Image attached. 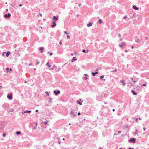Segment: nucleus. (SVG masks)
<instances>
[{
  "instance_id": "obj_41",
  "label": "nucleus",
  "mask_w": 149,
  "mask_h": 149,
  "mask_svg": "<svg viewBox=\"0 0 149 149\" xmlns=\"http://www.w3.org/2000/svg\"><path fill=\"white\" fill-rule=\"evenodd\" d=\"M81 113L80 112H78L77 114L78 115H79Z\"/></svg>"
},
{
  "instance_id": "obj_42",
  "label": "nucleus",
  "mask_w": 149,
  "mask_h": 149,
  "mask_svg": "<svg viewBox=\"0 0 149 149\" xmlns=\"http://www.w3.org/2000/svg\"><path fill=\"white\" fill-rule=\"evenodd\" d=\"M118 36L119 37H120L121 36L120 34H118Z\"/></svg>"
},
{
  "instance_id": "obj_9",
  "label": "nucleus",
  "mask_w": 149,
  "mask_h": 149,
  "mask_svg": "<svg viewBox=\"0 0 149 149\" xmlns=\"http://www.w3.org/2000/svg\"><path fill=\"white\" fill-rule=\"evenodd\" d=\"M131 79L132 81V82L134 83L136 82L138 80V79H134L133 78H131Z\"/></svg>"
},
{
  "instance_id": "obj_16",
  "label": "nucleus",
  "mask_w": 149,
  "mask_h": 149,
  "mask_svg": "<svg viewBox=\"0 0 149 149\" xmlns=\"http://www.w3.org/2000/svg\"><path fill=\"white\" fill-rule=\"evenodd\" d=\"M10 54V52L9 51H7L6 53V56L7 57L9 56V55Z\"/></svg>"
},
{
  "instance_id": "obj_10",
  "label": "nucleus",
  "mask_w": 149,
  "mask_h": 149,
  "mask_svg": "<svg viewBox=\"0 0 149 149\" xmlns=\"http://www.w3.org/2000/svg\"><path fill=\"white\" fill-rule=\"evenodd\" d=\"M131 92L134 95H137V93L133 90H132Z\"/></svg>"
},
{
  "instance_id": "obj_46",
  "label": "nucleus",
  "mask_w": 149,
  "mask_h": 149,
  "mask_svg": "<svg viewBox=\"0 0 149 149\" xmlns=\"http://www.w3.org/2000/svg\"><path fill=\"white\" fill-rule=\"evenodd\" d=\"M58 143L59 144H60L61 143V142H60V141H58Z\"/></svg>"
},
{
  "instance_id": "obj_19",
  "label": "nucleus",
  "mask_w": 149,
  "mask_h": 149,
  "mask_svg": "<svg viewBox=\"0 0 149 149\" xmlns=\"http://www.w3.org/2000/svg\"><path fill=\"white\" fill-rule=\"evenodd\" d=\"M77 103L80 105H81L82 104V103L80 102L79 101L77 100Z\"/></svg>"
},
{
  "instance_id": "obj_20",
  "label": "nucleus",
  "mask_w": 149,
  "mask_h": 149,
  "mask_svg": "<svg viewBox=\"0 0 149 149\" xmlns=\"http://www.w3.org/2000/svg\"><path fill=\"white\" fill-rule=\"evenodd\" d=\"M46 65L47 66L48 68H50V67H51V65L49 64V62H47V63Z\"/></svg>"
},
{
  "instance_id": "obj_8",
  "label": "nucleus",
  "mask_w": 149,
  "mask_h": 149,
  "mask_svg": "<svg viewBox=\"0 0 149 149\" xmlns=\"http://www.w3.org/2000/svg\"><path fill=\"white\" fill-rule=\"evenodd\" d=\"M52 24H53L51 25V26L52 28L55 27L56 26V24L55 21L52 22Z\"/></svg>"
},
{
  "instance_id": "obj_57",
  "label": "nucleus",
  "mask_w": 149,
  "mask_h": 149,
  "mask_svg": "<svg viewBox=\"0 0 149 149\" xmlns=\"http://www.w3.org/2000/svg\"><path fill=\"white\" fill-rule=\"evenodd\" d=\"M11 6L13 7H14V6H13V5H11Z\"/></svg>"
},
{
  "instance_id": "obj_1",
  "label": "nucleus",
  "mask_w": 149,
  "mask_h": 149,
  "mask_svg": "<svg viewBox=\"0 0 149 149\" xmlns=\"http://www.w3.org/2000/svg\"><path fill=\"white\" fill-rule=\"evenodd\" d=\"M77 110L75 108H73L71 109L70 114L72 115L71 117L72 116H75L77 115Z\"/></svg>"
},
{
  "instance_id": "obj_26",
  "label": "nucleus",
  "mask_w": 149,
  "mask_h": 149,
  "mask_svg": "<svg viewBox=\"0 0 149 149\" xmlns=\"http://www.w3.org/2000/svg\"><path fill=\"white\" fill-rule=\"evenodd\" d=\"M54 66H53L50 69V70H54Z\"/></svg>"
},
{
  "instance_id": "obj_47",
  "label": "nucleus",
  "mask_w": 149,
  "mask_h": 149,
  "mask_svg": "<svg viewBox=\"0 0 149 149\" xmlns=\"http://www.w3.org/2000/svg\"><path fill=\"white\" fill-rule=\"evenodd\" d=\"M39 63V62H38L36 63V64H38Z\"/></svg>"
},
{
  "instance_id": "obj_29",
  "label": "nucleus",
  "mask_w": 149,
  "mask_h": 149,
  "mask_svg": "<svg viewBox=\"0 0 149 149\" xmlns=\"http://www.w3.org/2000/svg\"><path fill=\"white\" fill-rule=\"evenodd\" d=\"M99 22L100 23H101L102 22V20L101 19H99Z\"/></svg>"
},
{
  "instance_id": "obj_51",
  "label": "nucleus",
  "mask_w": 149,
  "mask_h": 149,
  "mask_svg": "<svg viewBox=\"0 0 149 149\" xmlns=\"http://www.w3.org/2000/svg\"><path fill=\"white\" fill-rule=\"evenodd\" d=\"M118 133L119 134H120L121 133V132L120 131H119L118 132Z\"/></svg>"
},
{
  "instance_id": "obj_5",
  "label": "nucleus",
  "mask_w": 149,
  "mask_h": 149,
  "mask_svg": "<svg viewBox=\"0 0 149 149\" xmlns=\"http://www.w3.org/2000/svg\"><path fill=\"white\" fill-rule=\"evenodd\" d=\"M11 14L9 13L8 14H6L4 15V17L5 18H10V17Z\"/></svg>"
},
{
  "instance_id": "obj_53",
  "label": "nucleus",
  "mask_w": 149,
  "mask_h": 149,
  "mask_svg": "<svg viewBox=\"0 0 149 149\" xmlns=\"http://www.w3.org/2000/svg\"><path fill=\"white\" fill-rule=\"evenodd\" d=\"M125 52H127V50H125Z\"/></svg>"
},
{
  "instance_id": "obj_18",
  "label": "nucleus",
  "mask_w": 149,
  "mask_h": 149,
  "mask_svg": "<svg viewBox=\"0 0 149 149\" xmlns=\"http://www.w3.org/2000/svg\"><path fill=\"white\" fill-rule=\"evenodd\" d=\"M92 24L91 23H89L87 25V26L88 27H89L90 26H92Z\"/></svg>"
},
{
  "instance_id": "obj_56",
  "label": "nucleus",
  "mask_w": 149,
  "mask_h": 149,
  "mask_svg": "<svg viewBox=\"0 0 149 149\" xmlns=\"http://www.w3.org/2000/svg\"><path fill=\"white\" fill-rule=\"evenodd\" d=\"M81 6V4H79V5H78V6L79 7V6Z\"/></svg>"
},
{
  "instance_id": "obj_48",
  "label": "nucleus",
  "mask_w": 149,
  "mask_h": 149,
  "mask_svg": "<svg viewBox=\"0 0 149 149\" xmlns=\"http://www.w3.org/2000/svg\"><path fill=\"white\" fill-rule=\"evenodd\" d=\"M139 119L140 120H141V118L140 117H139Z\"/></svg>"
},
{
  "instance_id": "obj_36",
  "label": "nucleus",
  "mask_w": 149,
  "mask_h": 149,
  "mask_svg": "<svg viewBox=\"0 0 149 149\" xmlns=\"http://www.w3.org/2000/svg\"><path fill=\"white\" fill-rule=\"evenodd\" d=\"M64 33H65L66 34H68V33H67V31H65L64 32Z\"/></svg>"
},
{
  "instance_id": "obj_37",
  "label": "nucleus",
  "mask_w": 149,
  "mask_h": 149,
  "mask_svg": "<svg viewBox=\"0 0 149 149\" xmlns=\"http://www.w3.org/2000/svg\"><path fill=\"white\" fill-rule=\"evenodd\" d=\"M138 120V119L137 118H135V121H136L137 122Z\"/></svg>"
},
{
  "instance_id": "obj_22",
  "label": "nucleus",
  "mask_w": 149,
  "mask_h": 149,
  "mask_svg": "<svg viewBox=\"0 0 149 149\" xmlns=\"http://www.w3.org/2000/svg\"><path fill=\"white\" fill-rule=\"evenodd\" d=\"M88 50H87V52H86V50L84 49H83V50H82V52H84V53L86 52V53H87L88 52Z\"/></svg>"
},
{
  "instance_id": "obj_45",
  "label": "nucleus",
  "mask_w": 149,
  "mask_h": 149,
  "mask_svg": "<svg viewBox=\"0 0 149 149\" xmlns=\"http://www.w3.org/2000/svg\"><path fill=\"white\" fill-rule=\"evenodd\" d=\"M84 75L86 76V77L87 76V74H84Z\"/></svg>"
},
{
  "instance_id": "obj_60",
  "label": "nucleus",
  "mask_w": 149,
  "mask_h": 149,
  "mask_svg": "<svg viewBox=\"0 0 149 149\" xmlns=\"http://www.w3.org/2000/svg\"><path fill=\"white\" fill-rule=\"evenodd\" d=\"M131 48H132V49H133L134 48V46H132V47Z\"/></svg>"
},
{
  "instance_id": "obj_12",
  "label": "nucleus",
  "mask_w": 149,
  "mask_h": 149,
  "mask_svg": "<svg viewBox=\"0 0 149 149\" xmlns=\"http://www.w3.org/2000/svg\"><path fill=\"white\" fill-rule=\"evenodd\" d=\"M133 8L136 10H138L139 9V8L135 5L133 6Z\"/></svg>"
},
{
  "instance_id": "obj_13",
  "label": "nucleus",
  "mask_w": 149,
  "mask_h": 149,
  "mask_svg": "<svg viewBox=\"0 0 149 149\" xmlns=\"http://www.w3.org/2000/svg\"><path fill=\"white\" fill-rule=\"evenodd\" d=\"M40 52L41 53H42L43 52V47H41L40 48Z\"/></svg>"
},
{
  "instance_id": "obj_44",
  "label": "nucleus",
  "mask_w": 149,
  "mask_h": 149,
  "mask_svg": "<svg viewBox=\"0 0 149 149\" xmlns=\"http://www.w3.org/2000/svg\"><path fill=\"white\" fill-rule=\"evenodd\" d=\"M104 103L105 104H107V102H104Z\"/></svg>"
},
{
  "instance_id": "obj_62",
  "label": "nucleus",
  "mask_w": 149,
  "mask_h": 149,
  "mask_svg": "<svg viewBox=\"0 0 149 149\" xmlns=\"http://www.w3.org/2000/svg\"><path fill=\"white\" fill-rule=\"evenodd\" d=\"M129 149H132V148H131V147H130V148H129Z\"/></svg>"
},
{
  "instance_id": "obj_58",
  "label": "nucleus",
  "mask_w": 149,
  "mask_h": 149,
  "mask_svg": "<svg viewBox=\"0 0 149 149\" xmlns=\"http://www.w3.org/2000/svg\"><path fill=\"white\" fill-rule=\"evenodd\" d=\"M143 130L144 131L145 130V128L144 127L143 128Z\"/></svg>"
},
{
  "instance_id": "obj_32",
  "label": "nucleus",
  "mask_w": 149,
  "mask_h": 149,
  "mask_svg": "<svg viewBox=\"0 0 149 149\" xmlns=\"http://www.w3.org/2000/svg\"><path fill=\"white\" fill-rule=\"evenodd\" d=\"M103 77H104V76L103 75H102L100 77V78L101 79H102Z\"/></svg>"
},
{
  "instance_id": "obj_7",
  "label": "nucleus",
  "mask_w": 149,
  "mask_h": 149,
  "mask_svg": "<svg viewBox=\"0 0 149 149\" xmlns=\"http://www.w3.org/2000/svg\"><path fill=\"white\" fill-rule=\"evenodd\" d=\"M120 82L122 83L123 85L124 86L126 85V83L123 80H121L120 81Z\"/></svg>"
},
{
  "instance_id": "obj_24",
  "label": "nucleus",
  "mask_w": 149,
  "mask_h": 149,
  "mask_svg": "<svg viewBox=\"0 0 149 149\" xmlns=\"http://www.w3.org/2000/svg\"><path fill=\"white\" fill-rule=\"evenodd\" d=\"M21 134V133L20 132H16V134L17 135L19 134Z\"/></svg>"
},
{
  "instance_id": "obj_43",
  "label": "nucleus",
  "mask_w": 149,
  "mask_h": 149,
  "mask_svg": "<svg viewBox=\"0 0 149 149\" xmlns=\"http://www.w3.org/2000/svg\"><path fill=\"white\" fill-rule=\"evenodd\" d=\"M41 17H42V15L40 13L39 15Z\"/></svg>"
},
{
  "instance_id": "obj_15",
  "label": "nucleus",
  "mask_w": 149,
  "mask_h": 149,
  "mask_svg": "<svg viewBox=\"0 0 149 149\" xmlns=\"http://www.w3.org/2000/svg\"><path fill=\"white\" fill-rule=\"evenodd\" d=\"M139 38H137V37H136V38L135 39V41L136 42H139Z\"/></svg>"
},
{
  "instance_id": "obj_49",
  "label": "nucleus",
  "mask_w": 149,
  "mask_h": 149,
  "mask_svg": "<svg viewBox=\"0 0 149 149\" xmlns=\"http://www.w3.org/2000/svg\"><path fill=\"white\" fill-rule=\"evenodd\" d=\"M19 6H22V4H19Z\"/></svg>"
},
{
  "instance_id": "obj_30",
  "label": "nucleus",
  "mask_w": 149,
  "mask_h": 149,
  "mask_svg": "<svg viewBox=\"0 0 149 149\" xmlns=\"http://www.w3.org/2000/svg\"><path fill=\"white\" fill-rule=\"evenodd\" d=\"M6 136V134L5 133H3V137H5Z\"/></svg>"
},
{
  "instance_id": "obj_34",
  "label": "nucleus",
  "mask_w": 149,
  "mask_h": 149,
  "mask_svg": "<svg viewBox=\"0 0 149 149\" xmlns=\"http://www.w3.org/2000/svg\"><path fill=\"white\" fill-rule=\"evenodd\" d=\"M44 123H45V125H49V124H48H48H47V122H46V121H45V122H44Z\"/></svg>"
},
{
  "instance_id": "obj_59",
  "label": "nucleus",
  "mask_w": 149,
  "mask_h": 149,
  "mask_svg": "<svg viewBox=\"0 0 149 149\" xmlns=\"http://www.w3.org/2000/svg\"><path fill=\"white\" fill-rule=\"evenodd\" d=\"M112 111H115V109H113V110H112Z\"/></svg>"
},
{
  "instance_id": "obj_2",
  "label": "nucleus",
  "mask_w": 149,
  "mask_h": 149,
  "mask_svg": "<svg viewBox=\"0 0 149 149\" xmlns=\"http://www.w3.org/2000/svg\"><path fill=\"white\" fill-rule=\"evenodd\" d=\"M136 141V139L134 138H133L130 139L129 140V141L131 142H132L133 143H134Z\"/></svg>"
},
{
  "instance_id": "obj_3",
  "label": "nucleus",
  "mask_w": 149,
  "mask_h": 149,
  "mask_svg": "<svg viewBox=\"0 0 149 149\" xmlns=\"http://www.w3.org/2000/svg\"><path fill=\"white\" fill-rule=\"evenodd\" d=\"M125 45H126V43L124 42H122L121 45H119V47H120L122 48L123 46H124Z\"/></svg>"
},
{
  "instance_id": "obj_54",
  "label": "nucleus",
  "mask_w": 149,
  "mask_h": 149,
  "mask_svg": "<svg viewBox=\"0 0 149 149\" xmlns=\"http://www.w3.org/2000/svg\"><path fill=\"white\" fill-rule=\"evenodd\" d=\"M99 149H102V148H100Z\"/></svg>"
},
{
  "instance_id": "obj_11",
  "label": "nucleus",
  "mask_w": 149,
  "mask_h": 149,
  "mask_svg": "<svg viewBox=\"0 0 149 149\" xmlns=\"http://www.w3.org/2000/svg\"><path fill=\"white\" fill-rule=\"evenodd\" d=\"M52 19H54L55 20V22L56 21H57L58 20V19L56 17V16H55L53 17Z\"/></svg>"
},
{
  "instance_id": "obj_23",
  "label": "nucleus",
  "mask_w": 149,
  "mask_h": 149,
  "mask_svg": "<svg viewBox=\"0 0 149 149\" xmlns=\"http://www.w3.org/2000/svg\"><path fill=\"white\" fill-rule=\"evenodd\" d=\"M117 71V69L116 68L114 70H113V71H112L111 72H116Z\"/></svg>"
},
{
  "instance_id": "obj_40",
  "label": "nucleus",
  "mask_w": 149,
  "mask_h": 149,
  "mask_svg": "<svg viewBox=\"0 0 149 149\" xmlns=\"http://www.w3.org/2000/svg\"><path fill=\"white\" fill-rule=\"evenodd\" d=\"M126 17H127V16H124L123 17V18L125 19L126 18Z\"/></svg>"
},
{
  "instance_id": "obj_31",
  "label": "nucleus",
  "mask_w": 149,
  "mask_h": 149,
  "mask_svg": "<svg viewBox=\"0 0 149 149\" xmlns=\"http://www.w3.org/2000/svg\"><path fill=\"white\" fill-rule=\"evenodd\" d=\"M146 84H143L141 86H146Z\"/></svg>"
},
{
  "instance_id": "obj_6",
  "label": "nucleus",
  "mask_w": 149,
  "mask_h": 149,
  "mask_svg": "<svg viewBox=\"0 0 149 149\" xmlns=\"http://www.w3.org/2000/svg\"><path fill=\"white\" fill-rule=\"evenodd\" d=\"M54 93L56 95H57L58 94H59L60 93V91L59 90H58L57 91H54Z\"/></svg>"
},
{
  "instance_id": "obj_28",
  "label": "nucleus",
  "mask_w": 149,
  "mask_h": 149,
  "mask_svg": "<svg viewBox=\"0 0 149 149\" xmlns=\"http://www.w3.org/2000/svg\"><path fill=\"white\" fill-rule=\"evenodd\" d=\"M62 40H61L60 41V42H59V44L60 45H61L62 44Z\"/></svg>"
},
{
  "instance_id": "obj_14",
  "label": "nucleus",
  "mask_w": 149,
  "mask_h": 149,
  "mask_svg": "<svg viewBox=\"0 0 149 149\" xmlns=\"http://www.w3.org/2000/svg\"><path fill=\"white\" fill-rule=\"evenodd\" d=\"M98 74V72H92V75L93 76H95L96 74Z\"/></svg>"
},
{
  "instance_id": "obj_4",
  "label": "nucleus",
  "mask_w": 149,
  "mask_h": 149,
  "mask_svg": "<svg viewBox=\"0 0 149 149\" xmlns=\"http://www.w3.org/2000/svg\"><path fill=\"white\" fill-rule=\"evenodd\" d=\"M7 97L8 98V99L9 100H11L13 98V97H12V94H11V95L8 94L7 95Z\"/></svg>"
},
{
  "instance_id": "obj_52",
  "label": "nucleus",
  "mask_w": 149,
  "mask_h": 149,
  "mask_svg": "<svg viewBox=\"0 0 149 149\" xmlns=\"http://www.w3.org/2000/svg\"><path fill=\"white\" fill-rule=\"evenodd\" d=\"M73 61H74V60L73 59L72 60H71V62H73Z\"/></svg>"
},
{
  "instance_id": "obj_33",
  "label": "nucleus",
  "mask_w": 149,
  "mask_h": 149,
  "mask_svg": "<svg viewBox=\"0 0 149 149\" xmlns=\"http://www.w3.org/2000/svg\"><path fill=\"white\" fill-rule=\"evenodd\" d=\"M67 38H68V39H70V36H69V35H67Z\"/></svg>"
},
{
  "instance_id": "obj_63",
  "label": "nucleus",
  "mask_w": 149,
  "mask_h": 149,
  "mask_svg": "<svg viewBox=\"0 0 149 149\" xmlns=\"http://www.w3.org/2000/svg\"><path fill=\"white\" fill-rule=\"evenodd\" d=\"M85 79L86 80V79H87V77H85Z\"/></svg>"
},
{
  "instance_id": "obj_55",
  "label": "nucleus",
  "mask_w": 149,
  "mask_h": 149,
  "mask_svg": "<svg viewBox=\"0 0 149 149\" xmlns=\"http://www.w3.org/2000/svg\"><path fill=\"white\" fill-rule=\"evenodd\" d=\"M6 11H8V9H6Z\"/></svg>"
},
{
  "instance_id": "obj_35",
  "label": "nucleus",
  "mask_w": 149,
  "mask_h": 149,
  "mask_svg": "<svg viewBox=\"0 0 149 149\" xmlns=\"http://www.w3.org/2000/svg\"><path fill=\"white\" fill-rule=\"evenodd\" d=\"M50 99V101H49V102H50V101H51L52 100V98L50 97L49 98Z\"/></svg>"
},
{
  "instance_id": "obj_21",
  "label": "nucleus",
  "mask_w": 149,
  "mask_h": 149,
  "mask_svg": "<svg viewBox=\"0 0 149 149\" xmlns=\"http://www.w3.org/2000/svg\"><path fill=\"white\" fill-rule=\"evenodd\" d=\"M31 111H25L24 112V113H26V112H28L29 113H31Z\"/></svg>"
},
{
  "instance_id": "obj_39",
  "label": "nucleus",
  "mask_w": 149,
  "mask_h": 149,
  "mask_svg": "<svg viewBox=\"0 0 149 149\" xmlns=\"http://www.w3.org/2000/svg\"><path fill=\"white\" fill-rule=\"evenodd\" d=\"M123 39H122V38H120V41H121Z\"/></svg>"
},
{
  "instance_id": "obj_61",
  "label": "nucleus",
  "mask_w": 149,
  "mask_h": 149,
  "mask_svg": "<svg viewBox=\"0 0 149 149\" xmlns=\"http://www.w3.org/2000/svg\"><path fill=\"white\" fill-rule=\"evenodd\" d=\"M2 87V86H0V88H1Z\"/></svg>"
},
{
  "instance_id": "obj_17",
  "label": "nucleus",
  "mask_w": 149,
  "mask_h": 149,
  "mask_svg": "<svg viewBox=\"0 0 149 149\" xmlns=\"http://www.w3.org/2000/svg\"><path fill=\"white\" fill-rule=\"evenodd\" d=\"M6 70L7 71V72L9 70L11 71L12 70V69L11 68H7L6 69Z\"/></svg>"
},
{
  "instance_id": "obj_50",
  "label": "nucleus",
  "mask_w": 149,
  "mask_h": 149,
  "mask_svg": "<svg viewBox=\"0 0 149 149\" xmlns=\"http://www.w3.org/2000/svg\"><path fill=\"white\" fill-rule=\"evenodd\" d=\"M35 111H36V112H38V110H36Z\"/></svg>"
},
{
  "instance_id": "obj_64",
  "label": "nucleus",
  "mask_w": 149,
  "mask_h": 149,
  "mask_svg": "<svg viewBox=\"0 0 149 149\" xmlns=\"http://www.w3.org/2000/svg\"><path fill=\"white\" fill-rule=\"evenodd\" d=\"M49 52H47V53L48 54H49Z\"/></svg>"
},
{
  "instance_id": "obj_27",
  "label": "nucleus",
  "mask_w": 149,
  "mask_h": 149,
  "mask_svg": "<svg viewBox=\"0 0 149 149\" xmlns=\"http://www.w3.org/2000/svg\"><path fill=\"white\" fill-rule=\"evenodd\" d=\"M45 93L46 94H47V95H49V93H48V92H47V91H46L45 92Z\"/></svg>"
},
{
  "instance_id": "obj_38",
  "label": "nucleus",
  "mask_w": 149,
  "mask_h": 149,
  "mask_svg": "<svg viewBox=\"0 0 149 149\" xmlns=\"http://www.w3.org/2000/svg\"><path fill=\"white\" fill-rule=\"evenodd\" d=\"M52 54H53L51 52V53H50V56H52Z\"/></svg>"
},
{
  "instance_id": "obj_25",
  "label": "nucleus",
  "mask_w": 149,
  "mask_h": 149,
  "mask_svg": "<svg viewBox=\"0 0 149 149\" xmlns=\"http://www.w3.org/2000/svg\"><path fill=\"white\" fill-rule=\"evenodd\" d=\"M73 59L74 60V61H76L77 60V58L75 57H73Z\"/></svg>"
}]
</instances>
